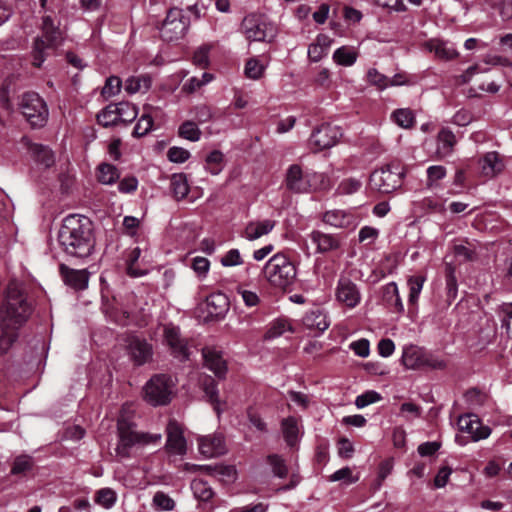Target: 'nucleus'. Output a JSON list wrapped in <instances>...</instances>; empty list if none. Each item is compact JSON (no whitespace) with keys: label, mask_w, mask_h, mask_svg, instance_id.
<instances>
[{"label":"nucleus","mask_w":512,"mask_h":512,"mask_svg":"<svg viewBox=\"0 0 512 512\" xmlns=\"http://www.w3.org/2000/svg\"><path fill=\"white\" fill-rule=\"evenodd\" d=\"M220 263L224 267H233L243 264L241 253L238 249L228 250L220 259Z\"/></svg>","instance_id":"4d7b16f0"},{"label":"nucleus","mask_w":512,"mask_h":512,"mask_svg":"<svg viewBox=\"0 0 512 512\" xmlns=\"http://www.w3.org/2000/svg\"><path fill=\"white\" fill-rule=\"evenodd\" d=\"M126 343L128 354L136 365H143L152 359L153 347L146 339L129 336Z\"/></svg>","instance_id":"2eb2a0df"},{"label":"nucleus","mask_w":512,"mask_h":512,"mask_svg":"<svg viewBox=\"0 0 512 512\" xmlns=\"http://www.w3.org/2000/svg\"><path fill=\"white\" fill-rule=\"evenodd\" d=\"M115 104L117 107V116L119 123L128 124L137 117L138 110L131 103L120 102Z\"/></svg>","instance_id":"a19ab883"},{"label":"nucleus","mask_w":512,"mask_h":512,"mask_svg":"<svg viewBox=\"0 0 512 512\" xmlns=\"http://www.w3.org/2000/svg\"><path fill=\"white\" fill-rule=\"evenodd\" d=\"M342 133L339 127L330 124H322L311 134L309 143L315 151H321L334 146Z\"/></svg>","instance_id":"f8f14e48"},{"label":"nucleus","mask_w":512,"mask_h":512,"mask_svg":"<svg viewBox=\"0 0 512 512\" xmlns=\"http://www.w3.org/2000/svg\"><path fill=\"white\" fill-rule=\"evenodd\" d=\"M422 368H431L442 370L446 368V362L439 356L424 350Z\"/></svg>","instance_id":"603ef678"},{"label":"nucleus","mask_w":512,"mask_h":512,"mask_svg":"<svg viewBox=\"0 0 512 512\" xmlns=\"http://www.w3.org/2000/svg\"><path fill=\"white\" fill-rule=\"evenodd\" d=\"M481 168L485 176L493 177L502 171L503 162L497 152H489L482 158Z\"/></svg>","instance_id":"bb28decb"},{"label":"nucleus","mask_w":512,"mask_h":512,"mask_svg":"<svg viewBox=\"0 0 512 512\" xmlns=\"http://www.w3.org/2000/svg\"><path fill=\"white\" fill-rule=\"evenodd\" d=\"M19 328L12 325L5 326L4 322L0 321V353L8 352L18 337Z\"/></svg>","instance_id":"cd10ccee"},{"label":"nucleus","mask_w":512,"mask_h":512,"mask_svg":"<svg viewBox=\"0 0 512 512\" xmlns=\"http://www.w3.org/2000/svg\"><path fill=\"white\" fill-rule=\"evenodd\" d=\"M41 32V36L34 40L32 48V64L35 67H41L50 51L54 50L62 41V33L50 16L43 17Z\"/></svg>","instance_id":"39448f33"},{"label":"nucleus","mask_w":512,"mask_h":512,"mask_svg":"<svg viewBox=\"0 0 512 512\" xmlns=\"http://www.w3.org/2000/svg\"><path fill=\"white\" fill-rule=\"evenodd\" d=\"M367 80L370 84L383 90L389 87V78L384 74L380 73L375 68H370L367 72Z\"/></svg>","instance_id":"5fc2aeb1"},{"label":"nucleus","mask_w":512,"mask_h":512,"mask_svg":"<svg viewBox=\"0 0 512 512\" xmlns=\"http://www.w3.org/2000/svg\"><path fill=\"white\" fill-rule=\"evenodd\" d=\"M344 481L346 484H352L358 481V477H354L352 474V470L349 467L341 468L337 471H335L332 475L329 477V481L336 482V481Z\"/></svg>","instance_id":"bf43d9fd"},{"label":"nucleus","mask_w":512,"mask_h":512,"mask_svg":"<svg viewBox=\"0 0 512 512\" xmlns=\"http://www.w3.org/2000/svg\"><path fill=\"white\" fill-rule=\"evenodd\" d=\"M163 337L166 345L170 348L174 357L186 360L189 357L187 340L182 337L180 328L173 324H166L163 327Z\"/></svg>","instance_id":"ddd939ff"},{"label":"nucleus","mask_w":512,"mask_h":512,"mask_svg":"<svg viewBox=\"0 0 512 512\" xmlns=\"http://www.w3.org/2000/svg\"><path fill=\"white\" fill-rule=\"evenodd\" d=\"M241 30L249 41L270 42L276 36V27L267 19L255 13L244 17Z\"/></svg>","instance_id":"0eeeda50"},{"label":"nucleus","mask_w":512,"mask_h":512,"mask_svg":"<svg viewBox=\"0 0 512 512\" xmlns=\"http://www.w3.org/2000/svg\"><path fill=\"white\" fill-rule=\"evenodd\" d=\"M31 152L35 161L46 168L51 167L55 162L53 152L47 146L41 144H33L31 146Z\"/></svg>","instance_id":"2f4dec72"},{"label":"nucleus","mask_w":512,"mask_h":512,"mask_svg":"<svg viewBox=\"0 0 512 512\" xmlns=\"http://www.w3.org/2000/svg\"><path fill=\"white\" fill-rule=\"evenodd\" d=\"M302 323L307 329L318 333L324 332L330 325L327 314L320 308L307 311L302 318Z\"/></svg>","instance_id":"5701e85b"},{"label":"nucleus","mask_w":512,"mask_h":512,"mask_svg":"<svg viewBox=\"0 0 512 512\" xmlns=\"http://www.w3.org/2000/svg\"><path fill=\"white\" fill-rule=\"evenodd\" d=\"M198 447L200 453L207 457H217L226 452L224 439L220 434L208 435L199 438Z\"/></svg>","instance_id":"6ab92c4d"},{"label":"nucleus","mask_w":512,"mask_h":512,"mask_svg":"<svg viewBox=\"0 0 512 512\" xmlns=\"http://www.w3.org/2000/svg\"><path fill=\"white\" fill-rule=\"evenodd\" d=\"M392 120L401 128L410 129L415 124V113L409 108L396 109L391 114Z\"/></svg>","instance_id":"473e14b6"},{"label":"nucleus","mask_w":512,"mask_h":512,"mask_svg":"<svg viewBox=\"0 0 512 512\" xmlns=\"http://www.w3.org/2000/svg\"><path fill=\"white\" fill-rule=\"evenodd\" d=\"M207 305L215 306V310L210 311L211 314H222L226 310V298L222 294L211 295L210 297L207 298Z\"/></svg>","instance_id":"680f3d73"},{"label":"nucleus","mask_w":512,"mask_h":512,"mask_svg":"<svg viewBox=\"0 0 512 512\" xmlns=\"http://www.w3.org/2000/svg\"><path fill=\"white\" fill-rule=\"evenodd\" d=\"M237 293L241 296L243 302L247 307L256 306L260 299L256 292L246 290L242 286L237 287Z\"/></svg>","instance_id":"69168bd1"},{"label":"nucleus","mask_w":512,"mask_h":512,"mask_svg":"<svg viewBox=\"0 0 512 512\" xmlns=\"http://www.w3.org/2000/svg\"><path fill=\"white\" fill-rule=\"evenodd\" d=\"M95 501L104 508L109 509L116 502V493L110 488L100 489L96 493Z\"/></svg>","instance_id":"3c124183"},{"label":"nucleus","mask_w":512,"mask_h":512,"mask_svg":"<svg viewBox=\"0 0 512 512\" xmlns=\"http://www.w3.org/2000/svg\"><path fill=\"white\" fill-rule=\"evenodd\" d=\"M32 306L24 295L22 285L16 280L9 282L5 302L1 309V322L4 325L21 327L30 317Z\"/></svg>","instance_id":"f03ea898"},{"label":"nucleus","mask_w":512,"mask_h":512,"mask_svg":"<svg viewBox=\"0 0 512 512\" xmlns=\"http://www.w3.org/2000/svg\"><path fill=\"white\" fill-rule=\"evenodd\" d=\"M457 425L461 432L469 434L472 441L475 442L486 439L491 434V429L488 426L482 425L480 419L475 414L459 416Z\"/></svg>","instance_id":"dca6fc26"},{"label":"nucleus","mask_w":512,"mask_h":512,"mask_svg":"<svg viewBox=\"0 0 512 512\" xmlns=\"http://www.w3.org/2000/svg\"><path fill=\"white\" fill-rule=\"evenodd\" d=\"M425 280L426 278L422 275H413L408 278L407 285L409 287V304L415 305L417 303Z\"/></svg>","instance_id":"c9c22d12"},{"label":"nucleus","mask_w":512,"mask_h":512,"mask_svg":"<svg viewBox=\"0 0 512 512\" xmlns=\"http://www.w3.org/2000/svg\"><path fill=\"white\" fill-rule=\"evenodd\" d=\"M120 177L118 169L109 163H102L98 167V181L105 185H111Z\"/></svg>","instance_id":"f704fd0d"},{"label":"nucleus","mask_w":512,"mask_h":512,"mask_svg":"<svg viewBox=\"0 0 512 512\" xmlns=\"http://www.w3.org/2000/svg\"><path fill=\"white\" fill-rule=\"evenodd\" d=\"M191 489L194 496L201 501H208L214 495L211 486L203 479H194L191 482Z\"/></svg>","instance_id":"ea45409f"},{"label":"nucleus","mask_w":512,"mask_h":512,"mask_svg":"<svg viewBox=\"0 0 512 512\" xmlns=\"http://www.w3.org/2000/svg\"><path fill=\"white\" fill-rule=\"evenodd\" d=\"M138 180L134 176H127L120 180L118 190L121 193L129 194L137 190Z\"/></svg>","instance_id":"0e129e2a"},{"label":"nucleus","mask_w":512,"mask_h":512,"mask_svg":"<svg viewBox=\"0 0 512 512\" xmlns=\"http://www.w3.org/2000/svg\"><path fill=\"white\" fill-rule=\"evenodd\" d=\"M446 291L447 301L451 303L457 296L458 285L454 268L450 264L446 266Z\"/></svg>","instance_id":"a18cd8bd"},{"label":"nucleus","mask_w":512,"mask_h":512,"mask_svg":"<svg viewBox=\"0 0 512 512\" xmlns=\"http://www.w3.org/2000/svg\"><path fill=\"white\" fill-rule=\"evenodd\" d=\"M455 144V135L448 129H442L438 134L437 153L442 157H446L451 154Z\"/></svg>","instance_id":"c756f323"},{"label":"nucleus","mask_w":512,"mask_h":512,"mask_svg":"<svg viewBox=\"0 0 512 512\" xmlns=\"http://www.w3.org/2000/svg\"><path fill=\"white\" fill-rule=\"evenodd\" d=\"M60 274L68 286L76 290H84L88 286L89 275L86 270L71 269L65 264L59 267Z\"/></svg>","instance_id":"412c9836"},{"label":"nucleus","mask_w":512,"mask_h":512,"mask_svg":"<svg viewBox=\"0 0 512 512\" xmlns=\"http://www.w3.org/2000/svg\"><path fill=\"white\" fill-rule=\"evenodd\" d=\"M311 241L316 245L317 253H328L339 249L341 245L340 239L336 235L326 234L321 231H312L310 234Z\"/></svg>","instance_id":"393cba45"},{"label":"nucleus","mask_w":512,"mask_h":512,"mask_svg":"<svg viewBox=\"0 0 512 512\" xmlns=\"http://www.w3.org/2000/svg\"><path fill=\"white\" fill-rule=\"evenodd\" d=\"M167 157L171 162L183 163L190 157V152L182 147H171L167 152Z\"/></svg>","instance_id":"052dcab7"},{"label":"nucleus","mask_w":512,"mask_h":512,"mask_svg":"<svg viewBox=\"0 0 512 512\" xmlns=\"http://www.w3.org/2000/svg\"><path fill=\"white\" fill-rule=\"evenodd\" d=\"M424 349L416 345L404 347L402 353V363L407 369L422 368Z\"/></svg>","instance_id":"a878e982"},{"label":"nucleus","mask_w":512,"mask_h":512,"mask_svg":"<svg viewBox=\"0 0 512 512\" xmlns=\"http://www.w3.org/2000/svg\"><path fill=\"white\" fill-rule=\"evenodd\" d=\"M58 242L61 249L69 256L89 257L95 247L92 221L83 215H68L59 229Z\"/></svg>","instance_id":"f257e3e1"},{"label":"nucleus","mask_w":512,"mask_h":512,"mask_svg":"<svg viewBox=\"0 0 512 512\" xmlns=\"http://www.w3.org/2000/svg\"><path fill=\"white\" fill-rule=\"evenodd\" d=\"M178 134L181 138L197 142L200 140L202 133L196 122L187 120L179 126Z\"/></svg>","instance_id":"58836bf2"},{"label":"nucleus","mask_w":512,"mask_h":512,"mask_svg":"<svg viewBox=\"0 0 512 512\" xmlns=\"http://www.w3.org/2000/svg\"><path fill=\"white\" fill-rule=\"evenodd\" d=\"M370 186L373 190L388 194L401 186V172L396 166H383L372 172L370 176Z\"/></svg>","instance_id":"1a4fd4ad"},{"label":"nucleus","mask_w":512,"mask_h":512,"mask_svg":"<svg viewBox=\"0 0 512 512\" xmlns=\"http://www.w3.org/2000/svg\"><path fill=\"white\" fill-rule=\"evenodd\" d=\"M265 280L274 288L285 290L296 278V268L283 253L273 255L262 269Z\"/></svg>","instance_id":"20e7f679"},{"label":"nucleus","mask_w":512,"mask_h":512,"mask_svg":"<svg viewBox=\"0 0 512 512\" xmlns=\"http://www.w3.org/2000/svg\"><path fill=\"white\" fill-rule=\"evenodd\" d=\"M362 181L357 178L343 179L337 186L335 194L352 195L360 190Z\"/></svg>","instance_id":"37998d69"},{"label":"nucleus","mask_w":512,"mask_h":512,"mask_svg":"<svg viewBox=\"0 0 512 512\" xmlns=\"http://www.w3.org/2000/svg\"><path fill=\"white\" fill-rule=\"evenodd\" d=\"M172 386L170 377L163 374L153 376L144 387L145 400L153 406L168 404Z\"/></svg>","instance_id":"6e6552de"},{"label":"nucleus","mask_w":512,"mask_h":512,"mask_svg":"<svg viewBox=\"0 0 512 512\" xmlns=\"http://www.w3.org/2000/svg\"><path fill=\"white\" fill-rule=\"evenodd\" d=\"M323 222L335 228H355L357 217L350 211L334 209L323 214Z\"/></svg>","instance_id":"aec40b11"},{"label":"nucleus","mask_w":512,"mask_h":512,"mask_svg":"<svg viewBox=\"0 0 512 512\" xmlns=\"http://www.w3.org/2000/svg\"><path fill=\"white\" fill-rule=\"evenodd\" d=\"M275 225L276 221L271 219L251 221L246 225L242 236L248 241H254L269 234L274 229Z\"/></svg>","instance_id":"b1692460"},{"label":"nucleus","mask_w":512,"mask_h":512,"mask_svg":"<svg viewBox=\"0 0 512 512\" xmlns=\"http://www.w3.org/2000/svg\"><path fill=\"white\" fill-rule=\"evenodd\" d=\"M290 330V325L286 320L278 319L274 321L265 333L266 340L275 339Z\"/></svg>","instance_id":"09e8293b"},{"label":"nucleus","mask_w":512,"mask_h":512,"mask_svg":"<svg viewBox=\"0 0 512 512\" xmlns=\"http://www.w3.org/2000/svg\"><path fill=\"white\" fill-rule=\"evenodd\" d=\"M265 67L256 58H251L246 62L244 73L247 78L258 80L262 77Z\"/></svg>","instance_id":"de8ad7c7"},{"label":"nucleus","mask_w":512,"mask_h":512,"mask_svg":"<svg viewBox=\"0 0 512 512\" xmlns=\"http://www.w3.org/2000/svg\"><path fill=\"white\" fill-rule=\"evenodd\" d=\"M423 47L426 51L434 53L439 60L449 61L458 57L459 53L454 44L449 41L433 38L424 42Z\"/></svg>","instance_id":"a211bd4d"},{"label":"nucleus","mask_w":512,"mask_h":512,"mask_svg":"<svg viewBox=\"0 0 512 512\" xmlns=\"http://www.w3.org/2000/svg\"><path fill=\"white\" fill-rule=\"evenodd\" d=\"M336 300L343 306L352 309L361 301L358 286L348 277H340L335 291Z\"/></svg>","instance_id":"4468645a"},{"label":"nucleus","mask_w":512,"mask_h":512,"mask_svg":"<svg viewBox=\"0 0 512 512\" xmlns=\"http://www.w3.org/2000/svg\"><path fill=\"white\" fill-rule=\"evenodd\" d=\"M166 449L168 453L175 455H184L186 453V440L183 430L175 420H170L167 428Z\"/></svg>","instance_id":"f3484780"},{"label":"nucleus","mask_w":512,"mask_h":512,"mask_svg":"<svg viewBox=\"0 0 512 512\" xmlns=\"http://www.w3.org/2000/svg\"><path fill=\"white\" fill-rule=\"evenodd\" d=\"M189 27L188 19L183 15L181 9L172 8L167 13L160 28L163 40L171 42L181 39Z\"/></svg>","instance_id":"9b49d317"},{"label":"nucleus","mask_w":512,"mask_h":512,"mask_svg":"<svg viewBox=\"0 0 512 512\" xmlns=\"http://www.w3.org/2000/svg\"><path fill=\"white\" fill-rule=\"evenodd\" d=\"M282 432L286 443L293 446L298 440L299 428L298 421L294 417H288L282 420Z\"/></svg>","instance_id":"7c9ffc66"},{"label":"nucleus","mask_w":512,"mask_h":512,"mask_svg":"<svg viewBox=\"0 0 512 512\" xmlns=\"http://www.w3.org/2000/svg\"><path fill=\"white\" fill-rule=\"evenodd\" d=\"M18 108L32 128L43 127L48 120L49 111L46 102L36 92L21 95Z\"/></svg>","instance_id":"423d86ee"},{"label":"nucleus","mask_w":512,"mask_h":512,"mask_svg":"<svg viewBox=\"0 0 512 512\" xmlns=\"http://www.w3.org/2000/svg\"><path fill=\"white\" fill-rule=\"evenodd\" d=\"M267 463L271 466L274 476L285 478L288 475V467L284 458L278 454H270L266 458Z\"/></svg>","instance_id":"79ce46f5"},{"label":"nucleus","mask_w":512,"mask_h":512,"mask_svg":"<svg viewBox=\"0 0 512 512\" xmlns=\"http://www.w3.org/2000/svg\"><path fill=\"white\" fill-rule=\"evenodd\" d=\"M203 390L205 395L209 398V401L214 405V410L217 414H220V401L216 382L212 378H208L204 383Z\"/></svg>","instance_id":"8fccbe9b"},{"label":"nucleus","mask_w":512,"mask_h":512,"mask_svg":"<svg viewBox=\"0 0 512 512\" xmlns=\"http://www.w3.org/2000/svg\"><path fill=\"white\" fill-rule=\"evenodd\" d=\"M197 468L208 475H221L227 477L229 480L234 479L236 476V469L234 466H197Z\"/></svg>","instance_id":"c03bdc74"},{"label":"nucleus","mask_w":512,"mask_h":512,"mask_svg":"<svg viewBox=\"0 0 512 512\" xmlns=\"http://www.w3.org/2000/svg\"><path fill=\"white\" fill-rule=\"evenodd\" d=\"M97 121L103 127H111L119 124L117 107L115 103L109 104L97 115Z\"/></svg>","instance_id":"4c0bfd02"},{"label":"nucleus","mask_w":512,"mask_h":512,"mask_svg":"<svg viewBox=\"0 0 512 512\" xmlns=\"http://www.w3.org/2000/svg\"><path fill=\"white\" fill-rule=\"evenodd\" d=\"M151 87V78L148 75L131 76L125 81V91L129 94L147 92Z\"/></svg>","instance_id":"c85d7f7f"},{"label":"nucleus","mask_w":512,"mask_h":512,"mask_svg":"<svg viewBox=\"0 0 512 512\" xmlns=\"http://www.w3.org/2000/svg\"><path fill=\"white\" fill-rule=\"evenodd\" d=\"M334 61L342 66H351L356 62L357 52L354 48L342 46L333 54Z\"/></svg>","instance_id":"e433bc0d"},{"label":"nucleus","mask_w":512,"mask_h":512,"mask_svg":"<svg viewBox=\"0 0 512 512\" xmlns=\"http://www.w3.org/2000/svg\"><path fill=\"white\" fill-rule=\"evenodd\" d=\"M33 467V459L28 455H20L14 459L11 474L20 475L30 471Z\"/></svg>","instance_id":"49530a36"},{"label":"nucleus","mask_w":512,"mask_h":512,"mask_svg":"<svg viewBox=\"0 0 512 512\" xmlns=\"http://www.w3.org/2000/svg\"><path fill=\"white\" fill-rule=\"evenodd\" d=\"M350 349L359 357H368L370 353V344L367 339H360L350 344Z\"/></svg>","instance_id":"338daca9"},{"label":"nucleus","mask_w":512,"mask_h":512,"mask_svg":"<svg viewBox=\"0 0 512 512\" xmlns=\"http://www.w3.org/2000/svg\"><path fill=\"white\" fill-rule=\"evenodd\" d=\"M118 444L116 454L121 458L130 456V450L137 444L145 445L151 442H159L161 434L140 433L135 430V424L130 421L123 411L117 421Z\"/></svg>","instance_id":"7ed1b4c3"},{"label":"nucleus","mask_w":512,"mask_h":512,"mask_svg":"<svg viewBox=\"0 0 512 512\" xmlns=\"http://www.w3.org/2000/svg\"><path fill=\"white\" fill-rule=\"evenodd\" d=\"M381 399L382 397L378 392L374 390H369L357 396L355 400V405L357 406V408H364L370 404L380 401Z\"/></svg>","instance_id":"13d9d810"},{"label":"nucleus","mask_w":512,"mask_h":512,"mask_svg":"<svg viewBox=\"0 0 512 512\" xmlns=\"http://www.w3.org/2000/svg\"><path fill=\"white\" fill-rule=\"evenodd\" d=\"M153 119L149 114H143L138 120L133 130V136L142 137L151 131Z\"/></svg>","instance_id":"6e6d98bb"},{"label":"nucleus","mask_w":512,"mask_h":512,"mask_svg":"<svg viewBox=\"0 0 512 512\" xmlns=\"http://www.w3.org/2000/svg\"><path fill=\"white\" fill-rule=\"evenodd\" d=\"M320 177L316 172H303L299 165L293 164L286 173V187L294 193H310Z\"/></svg>","instance_id":"9d476101"},{"label":"nucleus","mask_w":512,"mask_h":512,"mask_svg":"<svg viewBox=\"0 0 512 512\" xmlns=\"http://www.w3.org/2000/svg\"><path fill=\"white\" fill-rule=\"evenodd\" d=\"M205 366L217 377L223 378L227 371L226 361L220 351L206 347L202 350Z\"/></svg>","instance_id":"4be33fe9"},{"label":"nucleus","mask_w":512,"mask_h":512,"mask_svg":"<svg viewBox=\"0 0 512 512\" xmlns=\"http://www.w3.org/2000/svg\"><path fill=\"white\" fill-rule=\"evenodd\" d=\"M446 176V169L441 165L430 166L427 169L428 185L431 186L434 182L443 179Z\"/></svg>","instance_id":"774afa93"},{"label":"nucleus","mask_w":512,"mask_h":512,"mask_svg":"<svg viewBox=\"0 0 512 512\" xmlns=\"http://www.w3.org/2000/svg\"><path fill=\"white\" fill-rule=\"evenodd\" d=\"M170 187L177 200L183 199L189 192L186 176L182 173L173 174L170 180Z\"/></svg>","instance_id":"72a5a7b5"},{"label":"nucleus","mask_w":512,"mask_h":512,"mask_svg":"<svg viewBox=\"0 0 512 512\" xmlns=\"http://www.w3.org/2000/svg\"><path fill=\"white\" fill-rule=\"evenodd\" d=\"M153 503L161 510H172L175 506L173 499L163 492H157L154 495Z\"/></svg>","instance_id":"e2e57ef3"},{"label":"nucleus","mask_w":512,"mask_h":512,"mask_svg":"<svg viewBox=\"0 0 512 512\" xmlns=\"http://www.w3.org/2000/svg\"><path fill=\"white\" fill-rule=\"evenodd\" d=\"M122 82L119 77L111 76L106 80L104 87L102 88L101 94L106 99L115 96L120 92Z\"/></svg>","instance_id":"864d4df0"}]
</instances>
